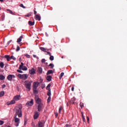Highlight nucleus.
<instances>
[{"label": "nucleus", "instance_id": "nucleus-1", "mask_svg": "<svg viewBox=\"0 0 127 127\" xmlns=\"http://www.w3.org/2000/svg\"><path fill=\"white\" fill-rule=\"evenodd\" d=\"M16 113L15 114V117L18 116L19 118L22 117V112H21V108L19 107H16L15 109Z\"/></svg>", "mask_w": 127, "mask_h": 127}, {"label": "nucleus", "instance_id": "nucleus-2", "mask_svg": "<svg viewBox=\"0 0 127 127\" xmlns=\"http://www.w3.org/2000/svg\"><path fill=\"white\" fill-rule=\"evenodd\" d=\"M24 86L27 89V91H30L31 90V82L28 81V80H26L24 82Z\"/></svg>", "mask_w": 127, "mask_h": 127}, {"label": "nucleus", "instance_id": "nucleus-3", "mask_svg": "<svg viewBox=\"0 0 127 127\" xmlns=\"http://www.w3.org/2000/svg\"><path fill=\"white\" fill-rule=\"evenodd\" d=\"M17 77L19 79H22V80H26L28 78V74H18Z\"/></svg>", "mask_w": 127, "mask_h": 127}, {"label": "nucleus", "instance_id": "nucleus-4", "mask_svg": "<svg viewBox=\"0 0 127 127\" xmlns=\"http://www.w3.org/2000/svg\"><path fill=\"white\" fill-rule=\"evenodd\" d=\"M37 109L38 112H42L44 109V105L42 103L38 104Z\"/></svg>", "mask_w": 127, "mask_h": 127}, {"label": "nucleus", "instance_id": "nucleus-5", "mask_svg": "<svg viewBox=\"0 0 127 127\" xmlns=\"http://www.w3.org/2000/svg\"><path fill=\"white\" fill-rule=\"evenodd\" d=\"M35 99L36 101V103H37V104H38V105H39L40 104H42L41 103V99L39 98V97H38V95H36L35 96Z\"/></svg>", "mask_w": 127, "mask_h": 127}, {"label": "nucleus", "instance_id": "nucleus-6", "mask_svg": "<svg viewBox=\"0 0 127 127\" xmlns=\"http://www.w3.org/2000/svg\"><path fill=\"white\" fill-rule=\"evenodd\" d=\"M26 106L27 107H31L33 106V99H31L30 101H28L26 104Z\"/></svg>", "mask_w": 127, "mask_h": 127}, {"label": "nucleus", "instance_id": "nucleus-7", "mask_svg": "<svg viewBox=\"0 0 127 127\" xmlns=\"http://www.w3.org/2000/svg\"><path fill=\"white\" fill-rule=\"evenodd\" d=\"M38 86H39V82H34L33 85V89H37Z\"/></svg>", "mask_w": 127, "mask_h": 127}, {"label": "nucleus", "instance_id": "nucleus-8", "mask_svg": "<svg viewBox=\"0 0 127 127\" xmlns=\"http://www.w3.org/2000/svg\"><path fill=\"white\" fill-rule=\"evenodd\" d=\"M39 112L36 111L35 112V114L34 115V120H37V119H38V117H39Z\"/></svg>", "mask_w": 127, "mask_h": 127}, {"label": "nucleus", "instance_id": "nucleus-9", "mask_svg": "<svg viewBox=\"0 0 127 127\" xmlns=\"http://www.w3.org/2000/svg\"><path fill=\"white\" fill-rule=\"evenodd\" d=\"M14 104H15V101L13 99L12 100H11L10 102H7V106H9L10 105H14Z\"/></svg>", "mask_w": 127, "mask_h": 127}, {"label": "nucleus", "instance_id": "nucleus-10", "mask_svg": "<svg viewBox=\"0 0 127 127\" xmlns=\"http://www.w3.org/2000/svg\"><path fill=\"white\" fill-rule=\"evenodd\" d=\"M14 100L15 101H19L20 99V95H16L13 97Z\"/></svg>", "mask_w": 127, "mask_h": 127}, {"label": "nucleus", "instance_id": "nucleus-11", "mask_svg": "<svg viewBox=\"0 0 127 127\" xmlns=\"http://www.w3.org/2000/svg\"><path fill=\"white\" fill-rule=\"evenodd\" d=\"M29 73L31 74V75H34V74H35V69H34V68L29 69Z\"/></svg>", "mask_w": 127, "mask_h": 127}, {"label": "nucleus", "instance_id": "nucleus-12", "mask_svg": "<svg viewBox=\"0 0 127 127\" xmlns=\"http://www.w3.org/2000/svg\"><path fill=\"white\" fill-rule=\"evenodd\" d=\"M44 126V123L43 121H40L38 123V127H43Z\"/></svg>", "mask_w": 127, "mask_h": 127}, {"label": "nucleus", "instance_id": "nucleus-13", "mask_svg": "<svg viewBox=\"0 0 127 127\" xmlns=\"http://www.w3.org/2000/svg\"><path fill=\"white\" fill-rule=\"evenodd\" d=\"M7 79L8 81H11L12 80V74H9L7 76Z\"/></svg>", "mask_w": 127, "mask_h": 127}, {"label": "nucleus", "instance_id": "nucleus-14", "mask_svg": "<svg viewBox=\"0 0 127 127\" xmlns=\"http://www.w3.org/2000/svg\"><path fill=\"white\" fill-rule=\"evenodd\" d=\"M22 38H23V36H21L17 40V43H19L21 42V40H22Z\"/></svg>", "mask_w": 127, "mask_h": 127}, {"label": "nucleus", "instance_id": "nucleus-15", "mask_svg": "<svg viewBox=\"0 0 127 127\" xmlns=\"http://www.w3.org/2000/svg\"><path fill=\"white\" fill-rule=\"evenodd\" d=\"M35 19H36V20L40 21L41 20L40 16L39 15H36L35 16Z\"/></svg>", "mask_w": 127, "mask_h": 127}, {"label": "nucleus", "instance_id": "nucleus-16", "mask_svg": "<svg viewBox=\"0 0 127 127\" xmlns=\"http://www.w3.org/2000/svg\"><path fill=\"white\" fill-rule=\"evenodd\" d=\"M4 57L6 59L7 61H10V57L9 55H5Z\"/></svg>", "mask_w": 127, "mask_h": 127}, {"label": "nucleus", "instance_id": "nucleus-17", "mask_svg": "<svg viewBox=\"0 0 127 127\" xmlns=\"http://www.w3.org/2000/svg\"><path fill=\"white\" fill-rule=\"evenodd\" d=\"M47 81H49V82H50L51 80H52V76L51 75H49L47 77Z\"/></svg>", "mask_w": 127, "mask_h": 127}, {"label": "nucleus", "instance_id": "nucleus-18", "mask_svg": "<svg viewBox=\"0 0 127 127\" xmlns=\"http://www.w3.org/2000/svg\"><path fill=\"white\" fill-rule=\"evenodd\" d=\"M38 72L39 74H42V68L40 67H38Z\"/></svg>", "mask_w": 127, "mask_h": 127}, {"label": "nucleus", "instance_id": "nucleus-19", "mask_svg": "<svg viewBox=\"0 0 127 127\" xmlns=\"http://www.w3.org/2000/svg\"><path fill=\"white\" fill-rule=\"evenodd\" d=\"M37 88H33V92L34 94H38V90H37Z\"/></svg>", "mask_w": 127, "mask_h": 127}, {"label": "nucleus", "instance_id": "nucleus-20", "mask_svg": "<svg viewBox=\"0 0 127 127\" xmlns=\"http://www.w3.org/2000/svg\"><path fill=\"white\" fill-rule=\"evenodd\" d=\"M28 24L30 26H32L34 25V22H31V21H28Z\"/></svg>", "mask_w": 127, "mask_h": 127}, {"label": "nucleus", "instance_id": "nucleus-21", "mask_svg": "<svg viewBox=\"0 0 127 127\" xmlns=\"http://www.w3.org/2000/svg\"><path fill=\"white\" fill-rule=\"evenodd\" d=\"M50 74H53V70H49L47 73V75H50Z\"/></svg>", "mask_w": 127, "mask_h": 127}, {"label": "nucleus", "instance_id": "nucleus-22", "mask_svg": "<svg viewBox=\"0 0 127 127\" xmlns=\"http://www.w3.org/2000/svg\"><path fill=\"white\" fill-rule=\"evenodd\" d=\"M40 50H41L42 51H43V52H47V49H45V48L43 47H40Z\"/></svg>", "mask_w": 127, "mask_h": 127}, {"label": "nucleus", "instance_id": "nucleus-23", "mask_svg": "<svg viewBox=\"0 0 127 127\" xmlns=\"http://www.w3.org/2000/svg\"><path fill=\"white\" fill-rule=\"evenodd\" d=\"M50 87H51V84L50 83L47 86V90H48V91H51V89L50 88Z\"/></svg>", "mask_w": 127, "mask_h": 127}, {"label": "nucleus", "instance_id": "nucleus-24", "mask_svg": "<svg viewBox=\"0 0 127 127\" xmlns=\"http://www.w3.org/2000/svg\"><path fill=\"white\" fill-rule=\"evenodd\" d=\"M14 119H15V123H19V121H20L19 118H16V117L15 116Z\"/></svg>", "mask_w": 127, "mask_h": 127}, {"label": "nucleus", "instance_id": "nucleus-25", "mask_svg": "<svg viewBox=\"0 0 127 127\" xmlns=\"http://www.w3.org/2000/svg\"><path fill=\"white\" fill-rule=\"evenodd\" d=\"M3 96H4V91H2L0 92V98L3 97Z\"/></svg>", "mask_w": 127, "mask_h": 127}, {"label": "nucleus", "instance_id": "nucleus-26", "mask_svg": "<svg viewBox=\"0 0 127 127\" xmlns=\"http://www.w3.org/2000/svg\"><path fill=\"white\" fill-rule=\"evenodd\" d=\"M7 11H8L9 13H10V14H12L13 15H14V13L11 11V10L7 9Z\"/></svg>", "mask_w": 127, "mask_h": 127}, {"label": "nucleus", "instance_id": "nucleus-27", "mask_svg": "<svg viewBox=\"0 0 127 127\" xmlns=\"http://www.w3.org/2000/svg\"><path fill=\"white\" fill-rule=\"evenodd\" d=\"M76 101V98H72L71 100V104H75V101Z\"/></svg>", "mask_w": 127, "mask_h": 127}, {"label": "nucleus", "instance_id": "nucleus-28", "mask_svg": "<svg viewBox=\"0 0 127 127\" xmlns=\"http://www.w3.org/2000/svg\"><path fill=\"white\" fill-rule=\"evenodd\" d=\"M23 65V63H21V64L19 66V70H21L22 68L24 66Z\"/></svg>", "mask_w": 127, "mask_h": 127}, {"label": "nucleus", "instance_id": "nucleus-29", "mask_svg": "<svg viewBox=\"0 0 127 127\" xmlns=\"http://www.w3.org/2000/svg\"><path fill=\"white\" fill-rule=\"evenodd\" d=\"M0 68H3L4 67V64L3 62L0 63Z\"/></svg>", "mask_w": 127, "mask_h": 127}, {"label": "nucleus", "instance_id": "nucleus-30", "mask_svg": "<svg viewBox=\"0 0 127 127\" xmlns=\"http://www.w3.org/2000/svg\"><path fill=\"white\" fill-rule=\"evenodd\" d=\"M5 77L2 75H0V80H4Z\"/></svg>", "mask_w": 127, "mask_h": 127}, {"label": "nucleus", "instance_id": "nucleus-31", "mask_svg": "<svg viewBox=\"0 0 127 127\" xmlns=\"http://www.w3.org/2000/svg\"><path fill=\"white\" fill-rule=\"evenodd\" d=\"M21 70H23V71H27V67L25 66H24L22 68Z\"/></svg>", "mask_w": 127, "mask_h": 127}, {"label": "nucleus", "instance_id": "nucleus-32", "mask_svg": "<svg viewBox=\"0 0 127 127\" xmlns=\"http://www.w3.org/2000/svg\"><path fill=\"white\" fill-rule=\"evenodd\" d=\"M32 14V13L30 12L28 13V14H27L25 16L27 17H29V16H31V15Z\"/></svg>", "mask_w": 127, "mask_h": 127}, {"label": "nucleus", "instance_id": "nucleus-33", "mask_svg": "<svg viewBox=\"0 0 127 127\" xmlns=\"http://www.w3.org/2000/svg\"><path fill=\"white\" fill-rule=\"evenodd\" d=\"M50 56V60H51V61H53V60H54V57L51 55Z\"/></svg>", "mask_w": 127, "mask_h": 127}, {"label": "nucleus", "instance_id": "nucleus-34", "mask_svg": "<svg viewBox=\"0 0 127 127\" xmlns=\"http://www.w3.org/2000/svg\"><path fill=\"white\" fill-rule=\"evenodd\" d=\"M47 95L49 96V97H51V90H49Z\"/></svg>", "mask_w": 127, "mask_h": 127}, {"label": "nucleus", "instance_id": "nucleus-35", "mask_svg": "<svg viewBox=\"0 0 127 127\" xmlns=\"http://www.w3.org/2000/svg\"><path fill=\"white\" fill-rule=\"evenodd\" d=\"M27 123V118L26 117H25V118H24V126L26 125Z\"/></svg>", "mask_w": 127, "mask_h": 127}, {"label": "nucleus", "instance_id": "nucleus-36", "mask_svg": "<svg viewBox=\"0 0 127 127\" xmlns=\"http://www.w3.org/2000/svg\"><path fill=\"white\" fill-rule=\"evenodd\" d=\"M48 103H50L51 102V96H49L48 99H47Z\"/></svg>", "mask_w": 127, "mask_h": 127}, {"label": "nucleus", "instance_id": "nucleus-37", "mask_svg": "<svg viewBox=\"0 0 127 127\" xmlns=\"http://www.w3.org/2000/svg\"><path fill=\"white\" fill-rule=\"evenodd\" d=\"M10 59H12L13 60H14V61H15V60H16V58H15V57H14L13 56H11L10 57Z\"/></svg>", "mask_w": 127, "mask_h": 127}, {"label": "nucleus", "instance_id": "nucleus-38", "mask_svg": "<svg viewBox=\"0 0 127 127\" xmlns=\"http://www.w3.org/2000/svg\"><path fill=\"white\" fill-rule=\"evenodd\" d=\"M63 76H64V72H62L60 76V79H62V77H63Z\"/></svg>", "mask_w": 127, "mask_h": 127}, {"label": "nucleus", "instance_id": "nucleus-39", "mask_svg": "<svg viewBox=\"0 0 127 127\" xmlns=\"http://www.w3.org/2000/svg\"><path fill=\"white\" fill-rule=\"evenodd\" d=\"M49 66V67H51L52 69L54 67V64H50Z\"/></svg>", "mask_w": 127, "mask_h": 127}, {"label": "nucleus", "instance_id": "nucleus-40", "mask_svg": "<svg viewBox=\"0 0 127 127\" xmlns=\"http://www.w3.org/2000/svg\"><path fill=\"white\" fill-rule=\"evenodd\" d=\"M19 50H20V48H19V46H17L16 49V51L17 52L19 51Z\"/></svg>", "mask_w": 127, "mask_h": 127}, {"label": "nucleus", "instance_id": "nucleus-41", "mask_svg": "<svg viewBox=\"0 0 127 127\" xmlns=\"http://www.w3.org/2000/svg\"><path fill=\"white\" fill-rule=\"evenodd\" d=\"M80 106L81 107V109H83V107H84V103L80 102Z\"/></svg>", "mask_w": 127, "mask_h": 127}, {"label": "nucleus", "instance_id": "nucleus-42", "mask_svg": "<svg viewBox=\"0 0 127 127\" xmlns=\"http://www.w3.org/2000/svg\"><path fill=\"white\" fill-rule=\"evenodd\" d=\"M20 6H21V7H22L23 8H26V7L25 6H24L23 5V4H22V3H21V4H20Z\"/></svg>", "mask_w": 127, "mask_h": 127}, {"label": "nucleus", "instance_id": "nucleus-43", "mask_svg": "<svg viewBox=\"0 0 127 127\" xmlns=\"http://www.w3.org/2000/svg\"><path fill=\"white\" fill-rule=\"evenodd\" d=\"M61 111H62V107H60L59 109V114H61Z\"/></svg>", "mask_w": 127, "mask_h": 127}, {"label": "nucleus", "instance_id": "nucleus-44", "mask_svg": "<svg viewBox=\"0 0 127 127\" xmlns=\"http://www.w3.org/2000/svg\"><path fill=\"white\" fill-rule=\"evenodd\" d=\"M17 72H18V73H23V71H22L21 69H17Z\"/></svg>", "mask_w": 127, "mask_h": 127}, {"label": "nucleus", "instance_id": "nucleus-45", "mask_svg": "<svg viewBox=\"0 0 127 127\" xmlns=\"http://www.w3.org/2000/svg\"><path fill=\"white\" fill-rule=\"evenodd\" d=\"M32 127H36L35 124L34 123L32 122L31 124Z\"/></svg>", "mask_w": 127, "mask_h": 127}, {"label": "nucleus", "instance_id": "nucleus-46", "mask_svg": "<svg viewBox=\"0 0 127 127\" xmlns=\"http://www.w3.org/2000/svg\"><path fill=\"white\" fill-rule=\"evenodd\" d=\"M45 61H46V60H45V59H43L41 60L42 63H45Z\"/></svg>", "mask_w": 127, "mask_h": 127}, {"label": "nucleus", "instance_id": "nucleus-47", "mask_svg": "<svg viewBox=\"0 0 127 127\" xmlns=\"http://www.w3.org/2000/svg\"><path fill=\"white\" fill-rule=\"evenodd\" d=\"M25 56H26L27 58H30V56L29 55H25Z\"/></svg>", "mask_w": 127, "mask_h": 127}, {"label": "nucleus", "instance_id": "nucleus-48", "mask_svg": "<svg viewBox=\"0 0 127 127\" xmlns=\"http://www.w3.org/2000/svg\"><path fill=\"white\" fill-rule=\"evenodd\" d=\"M55 115L56 118H57V117H58V113L55 112Z\"/></svg>", "mask_w": 127, "mask_h": 127}, {"label": "nucleus", "instance_id": "nucleus-49", "mask_svg": "<svg viewBox=\"0 0 127 127\" xmlns=\"http://www.w3.org/2000/svg\"><path fill=\"white\" fill-rule=\"evenodd\" d=\"M3 124V121H0V126H2Z\"/></svg>", "mask_w": 127, "mask_h": 127}, {"label": "nucleus", "instance_id": "nucleus-50", "mask_svg": "<svg viewBox=\"0 0 127 127\" xmlns=\"http://www.w3.org/2000/svg\"><path fill=\"white\" fill-rule=\"evenodd\" d=\"M19 123H16L15 124V127H18Z\"/></svg>", "mask_w": 127, "mask_h": 127}, {"label": "nucleus", "instance_id": "nucleus-51", "mask_svg": "<svg viewBox=\"0 0 127 127\" xmlns=\"http://www.w3.org/2000/svg\"><path fill=\"white\" fill-rule=\"evenodd\" d=\"M1 18H2V20H4V16L3 15H2L1 16Z\"/></svg>", "mask_w": 127, "mask_h": 127}, {"label": "nucleus", "instance_id": "nucleus-52", "mask_svg": "<svg viewBox=\"0 0 127 127\" xmlns=\"http://www.w3.org/2000/svg\"><path fill=\"white\" fill-rule=\"evenodd\" d=\"M2 89L5 88V84L2 85Z\"/></svg>", "mask_w": 127, "mask_h": 127}, {"label": "nucleus", "instance_id": "nucleus-53", "mask_svg": "<svg viewBox=\"0 0 127 127\" xmlns=\"http://www.w3.org/2000/svg\"><path fill=\"white\" fill-rule=\"evenodd\" d=\"M65 127H70V125H69V124H66V125H65Z\"/></svg>", "mask_w": 127, "mask_h": 127}, {"label": "nucleus", "instance_id": "nucleus-54", "mask_svg": "<svg viewBox=\"0 0 127 127\" xmlns=\"http://www.w3.org/2000/svg\"><path fill=\"white\" fill-rule=\"evenodd\" d=\"M47 53L48 55H49L50 56H51V53H50V52H47Z\"/></svg>", "mask_w": 127, "mask_h": 127}, {"label": "nucleus", "instance_id": "nucleus-55", "mask_svg": "<svg viewBox=\"0 0 127 127\" xmlns=\"http://www.w3.org/2000/svg\"><path fill=\"white\" fill-rule=\"evenodd\" d=\"M43 82V80L41 79L40 82H39V84H41Z\"/></svg>", "mask_w": 127, "mask_h": 127}, {"label": "nucleus", "instance_id": "nucleus-56", "mask_svg": "<svg viewBox=\"0 0 127 127\" xmlns=\"http://www.w3.org/2000/svg\"><path fill=\"white\" fill-rule=\"evenodd\" d=\"M82 120L83 122H85V117L83 116Z\"/></svg>", "mask_w": 127, "mask_h": 127}, {"label": "nucleus", "instance_id": "nucleus-57", "mask_svg": "<svg viewBox=\"0 0 127 127\" xmlns=\"http://www.w3.org/2000/svg\"><path fill=\"white\" fill-rule=\"evenodd\" d=\"M71 91H72V92H73V91H74V87H72L71 88Z\"/></svg>", "mask_w": 127, "mask_h": 127}, {"label": "nucleus", "instance_id": "nucleus-58", "mask_svg": "<svg viewBox=\"0 0 127 127\" xmlns=\"http://www.w3.org/2000/svg\"><path fill=\"white\" fill-rule=\"evenodd\" d=\"M33 56L34 58H36V55H33Z\"/></svg>", "mask_w": 127, "mask_h": 127}, {"label": "nucleus", "instance_id": "nucleus-59", "mask_svg": "<svg viewBox=\"0 0 127 127\" xmlns=\"http://www.w3.org/2000/svg\"><path fill=\"white\" fill-rule=\"evenodd\" d=\"M34 14H36V13H37V12L36 11L34 10Z\"/></svg>", "mask_w": 127, "mask_h": 127}, {"label": "nucleus", "instance_id": "nucleus-60", "mask_svg": "<svg viewBox=\"0 0 127 127\" xmlns=\"http://www.w3.org/2000/svg\"><path fill=\"white\" fill-rule=\"evenodd\" d=\"M87 122H89V121L90 120V119H89V117H87Z\"/></svg>", "mask_w": 127, "mask_h": 127}, {"label": "nucleus", "instance_id": "nucleus-61", "mask_svg": "<svg viewBox=\"0 0 127 127\" xmlns=\"http://www.w3.org/2000/svg\"><path fill=\"white\" fill-rule=\"evenodd\" d=\"M81 115H82V117L83 118V117H84V114H83V112H81Z\"/></svg>", "mask_w": 127, "mask_h": 127}, {"label": "nucleus", "instance_id": "nucleus-62", "mask_svg": "<svg viewBox=\"0 0 127 127\" xmlns=\"http://www.w3.org/2000/svg\"><path fill=\"white\" fill-rule=\"evenodd\" d=\"M12 78H15V76L14 75H12Z\"/></svg>", "mask_w": 127, "mask_h": 127}, {"label": "nucleus", "instance_id": "nucleus-63", "mask_svg": "<svg viewBox=\"0 0 127 127\" xmlns=\"http://www.w3.org/2000/svg\"><path fill=\"white\" fill-rule=\"evenodd\" d=\"M12 41V40H10L9 42L10 43V42H11Z\"/></svg>", "mask_w": 127, "mask_h": 127}, {"label": "nucleus", "instance_id": "nucleus-64", "mask_svg": "<svg viewBox=\"0 0 127 127\" xmlns=\"http://www.w3.org/2000/svg\"><path fill=\"white\" fill-rule=\"evenodd\" d=\"M0 1H1V2H2V1H3V0H0Z\"/></svg>", "mask_w": 127, "mask_h": 127}]
</instances>
